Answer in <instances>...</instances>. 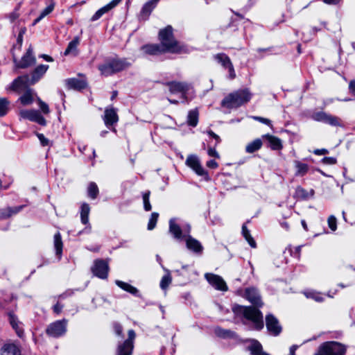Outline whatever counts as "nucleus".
I'll use <instances>...</instances> for the list:
<instances>
[{
  "mask_svg": "<svg viewBox=\"0 0 355 355\" xmlns=\"http://www.w3.org/2000/svg\"><path fill=\"white\" fill-rule=\"evenodd\" d=\"M322 162L325 164H335L336 159L334 157H324L322 159Z\"/></svg>",
  "mask_w": 355,
  "mask_h": 355,
  "instance_id": "nucleus-49",
  "label": "nucleus"
},
{
  "mask_svg": "<svg viewBox=\"0 0 355 355\" xmlns=\"http://www.w3.org/2000/svg\"><path fill=\"white\" fill-rule=\"evenodd\" d=\"M246 298L254 305L257 306H261L263 303L261 302V297L258 291L254 288H249L245 290Z\"/></svg>",
  "mask_w": 355,
  "mask_h": 355,
  "instance_id": "nucleus-18",
  "label": "nucleus"
},
{
  "mask_svg": "<svg viewBox=\"0 0 355 355\" xmlns=\"http://www.w3.org/2000/svg\"><path fill=\"white\" fill-rule=\"evenodd\" d=\"M9 323L12 328L15 330L18 337L22 338L24 336V329L22 327V323L19 321L17 315L13 312H9L8 313Z\"/></svg>",
  "mask_w": 355,
  "mask_h": 355,
  "instance_id": "nucleus-15",
  "label": "nucleus"
},
{
  "mask_svg": "<svg viewBox=\"0 0 355 355\" xmlns=\"http://www.w3.org/2000/svg\"><path fill=\"white\" fill-rule=\"evenodd\" d=\"M266 323L268 331L273 336H277L282 331L278 320L272 315L269 314L266 317Z\"/></svg>",
  "mask_w": 355,
  "mask_h": 355,
  "instance_id": "nucleus-11",
  "label": "nucleus"
},
{
  "mask_svg": "<svg viewBox=\"0 0 355 355\" xmlns=\"http://www.w3.org/2000/svg\"><path fill=\"white\" fill-rule=\"evenodd\" d=\"M90 208L88 204L84 203L81 207L80 218L83 224H87L89 222V214Z\"/></svg>",
  "mask_w": 355,
  "mask_h": 355,
  "instance_id": "nucleus-37",
  "label": "nucleus"
},
{
  "mask_svg": "<svg viewBox=\"0 0 355 355\" xmlns=\"http://www.w3.org/2000/svg\"><path fill=\"white\" fill-rule=\"evenodd\" d=\"M12 57L17 68L25 69L35 63V58L33 55V49L31 46L20 61H17V55L15 52L12 53Z\"/></svg>",
  "mask_w": 355,
  "mask_h": 355,
  "instance_id": "nucleus-6",
  "label": "nucleus"
},
{
  "mask_svg": "<svg viewBox=\"0 0 355 355\" xmlns=\"http://www.w3.org/2000/svg\"><path fill=\"white\" fill-rule=\"evenodd\" d=\"M114 330L117 335L120 336L122 334V327L120 324H115L114 325Z\"/></svg>",
  "mask_w": 355,
  "mask_h": 355,
  "instance_id": "nucleus-58",
  "label": "nucleus"
},
{
  "mask_svg": "<svg viewBox=\"0 0 355 355\" xmlns=\"http://www.w3.org/2000/svg\"><path fill=\"white\" fill-rule=\"evenodd\" d=\"M105 123L107 125H112L118 121V116L114 109H106L105 111Z\"/></svg>",
  "mask_w": 355,
  "mask_h": 355,
  "instance_id": "nucleus-26",
  "label": "nucleus"
},
{
  "mask_svg": "<svg viewBox=\"0 0 355 355\" xmlns=\"http://www.w3.org/2000/svg\"><path fill=\"white\" fill-rule=\"evenodd\" d=\"M10 102L6 98H0V116L6 114L9 109Z\"/></svg>",
  "mask_w": 355,
  "mask_h": 355,
  "instance_id": "nucleus-40",
  "label": "nucleus"
},
{
  "mask_svg": "<svg viewBox=\"0 0 355 355\" xmlns=\"http://www.w3.org/2000/svg\"><path fill=\"white\" fill-rule=\"evenodd\" d=\"M159 1V0H150L146 3L142 8L141 13L146 16H148Z\"/></svg>",
  "mask_w": 355,
  "mask_h": 355,
  "instance_id": "nucleus-36",
  "label": "nucleus"
},
{
  "mask_svg": "<svg viewBox=\"0 0 355 355\" xmlns=\"http://www.w3.org/2000/svg\"><path fill=\"white\" fill-rule=\"evenodd\" d=\"M116 284H117L118 286L121 288L123 290H124L127 292H129L132 294H135L137 291L136 288L133 287L132 286H131L130 284H129L128 283H125V282H123L121 281H116Z\"/></svg>",
  "mask_w": 355,
  "mask_h": 355,
  "instance_id": "nucleus-41",
  "label": "nucleus"
},
{
  "mask_svg": "<svg viewBox=\"0 0 355 355\" xmlns=\"http://www.w3.org/2000/svg\"><path fill=\"white\" fill-rule=\"evenodd\" d=\"M295 347L294 346L291 347L290 349V355H295Z\"/></svg>",
  "mask_w": 355,
  "mask_h": 355,
  "instance_id": "nucleus-64",
  "label": "nucleus"
},
{
  "mask_svg": "<svg viewBox=\"0 0 355 355\" xmlns=\"http://www.w3.org/2000/svg\"><path fill=\"white\" fill-rule=\"evenodd\" d=\"M167 85L169 87L170 92L174 94L182 93L184 94L189 89V85L185 83L173 81L168 83Z\"/></svg>",
  "mask_w": 355,
  "mask_h": 355,
  "instance_id": "nucleus-20",
  "label": "nucleus"
},
{
  "mask_svg": "<svg viewBox=\"0 0 355 355\" xmlns=\"http://www.w3.org/2000/svg\"><path fill=\"white\" fill-rule=\"evenodd\" d=\"M136 334L133 330L128 331V338L118 347L117 355H131L133 349V340Z\"/></svg>",
  "mask_w": 355,
  "mask_h": 355,
  "instance_id": "nucleus-8",
  "label": "nucleus"
},
{
  "mask_svg": "<svg viewBox=\"0 0 355 355\" xmlns=\"http://www.w3.org/2000/svg\"><path fill=\"white\" fill-rule=\"evenodd\" d=\"M121 1V0H113L110 3L100 8L92 17L91 20L94 21L98 19L103 14L107 12L109 10L114 8Z\"/></svg>",
  "mask_w": 355,
  "mask_h": 355,
  "instance_id": "nucleus-22",
  "label": "nucleus"
},
{
  "mask_svg": "<svg viewBox=\"0 0 355 355\" xmlns=\"http://www.w3.org/2000/svg\"><path fill=\"white\" fill-rule=\"evenodd\" d=\"M242 309L245 318L254 322L256 329L260 330L263 329V315L259 310L252 306H244L242 307Z\"/></svg>",
  "mask_w": 355,
  "mask_h": 355,
  "instance_id": "nucleus-5",
  "label": "nucleus"
},
{
  "mask_svg": "<svg viewBox=\"0 0 355 355\" xmlns=\"http://www.w3.org/2000/svg\"><path fill=\"white\" fill-rule=\"evenodd\" d=\"M270 144V146L273 150H279L282 148L281 140L272 135H266L263 136Z\"/></svg>",
  "mask_w": 355,
  "mask_h": 355,
  "instance_id": "nucleus-30",
  "label": "nucleus"
},
{
  "mask_svg": "<svg viewBox=\"0 0 355 355\" xmlns=\"http://www.w3.org/2000/svg\"><path fill=\"white\" fill-rule=\"evenodd\" d=\"M49 69L48 65L41 64L36 67L32 73L31 83H35Z\"/></svg>",
  "mask_w": 355,
  "mask_h": 355,
  "instance_id": "nucleus-25",
  "label": "nucleus"
},
{
  "mask_svg": "<svg viewBox=\"0 0 355 355\" xmlns=\"http://www.w3.org/2000/svg\"><path fill=\"white\" fill-rule=\"evenodd\" d=\"M37 137L38 139H40L41 144L43 145V146H46L48 145L49 144V141L47 139L45 138V137L44 136V135L42 134H37Z\"/></svg>",
  "mask_w": 355,
  "mask_h": 355,
  "instance_id": "nucleus-53",
  "label": "nucleus"
},
{
  "mask_svg": "<svg viewBox=\"0 0 355 355\" xmlns=\"http://www.w3.org/2000/svg\"><path fill=\"white\" fill-rule=\"evenodd\" d=\"M216 333L220 336L225 337L229 336L230 332L229 331L218 329L216 330Z\"/></svg>",
  "mask_w": 355,
  "mask_h": 355,
  "instance_id": "nucleus-51",
  "label": "nucleus"
},
{
  "mask_svg": "<svg viewBox=\"0 0 355 355\" xmlns=\"http://www.w3.org/2000/svg\"><path fill=\"white\" fill-rule=\"evenodd\" d=\"M349 92L355 96V80H351L349 84Z\"/></svg>",
  "mask_w": 355,
  "mask_h": 355,
  "instance_id": "nucleus-54",
  "label": "nucleus"
},
{
  "mask_svg": "<svg viewBox=\"0 0 355 355\" xmlns=\"http://www.w3.org/2000/svg\"><path fill=\"white\" fill-rule=\"evenodd\" d=\"M80 40L78 36L75 37L73 38V40L69 43L68 46L64 53V55H67L71 53L77 55V53H78L77 47H78V44H80Z\"/></svg>",
  "mask_w": 355,
  "mask_h": 355,
  "instance_id": "nucleus-27",
  "label": "nucleus"
},
{
  "mask_svg": "<svg viewBox=\"0 0 355 355\" xmlns=\"http://www.w3.org/2000/svg\"><path fill=\"white\" fill-rule=\"evenodd\" d=\"M216 60H217L224 67L229 69L230 76L232 79L235 78V73L233 65L230 58L223 53H218L215 55Z\"/></svg>",
  "mask_w": 355,
  "mask_h": 355,
  "instance_id": "nucleus-17",
  "label": "nucleus"
},
{
  "mask_svg": "<svg viewBox=\"0 0 355 355\" xmlns=\"http://www.w3.org/2000/svg\"><path fill=\"white\" fill-rule=\"evenodd\" d=\"M345 347L337 342H327L323 343L315 355H344Z\"/></svg>",
  "mask_w": 355,
  "mask_h": 355,
  "instance_id": "nucleus-4",
  "label": "nucleus"
},
{
  "mask_svg": "<svg viewBox=\"0 0 355 355\" xmlns=\"http://www.w3.org/2000/svg\"><path fill=\"white\" fill-rule=\"evenodd\" d=\"M150 191L145 193L143 195L144 206L146 211L151 210V205L149 201Z\"/></svg>",
  "mask_w": 355,
  "mask_h": 355,
  "instance_id": "nucleus-46",
  "label": "nucleus"
},
{
  "mask_svg": "<svg viewBox=\"0 0 355 355\" xmlns=\"http://www.w3.org/2000/svg\"><path fill=\"white\" fill-rule=\"evenodd\" d=\"M242 232L243 236L246 239V241L248 242L252 248H256V242L253 239V238L251 236L249 230L247 229V227L244 225L242 227Z\"/></svg>",
  "mask_w": 355,
  "mask_h": 355,
  "instance_id": "nucleus-42",
  "label": "nucleus"
},
{
  "mask_svg": "<svg viewBox=\"0 0 355 355\" xmlns=\"http://www.w3.org/2000/svg\"><path fill=\"white\" fill-rule=\"evenodd\" d=\"M207 134L209 136L212 137L214 139H215L218 143L220 142V139L219 136L217 135L216 134H215L213 131L209 130V131H207Z\"/></svg>",
  "mask_w": 355,
  "mask_h": 355,
  "instance_id": "nucleus-57",
  "label": "nucleus"
},
{
  "mask_svg": "<svg viewBox=\"0 0 355 355\" xmlns=\"http://www.w3.org/2000/svg\"><path fill=\"white\" fill-rule=\"evenodd\" d=\"M262 146V141L260 139H257L249 143L246 147L245 150L248 153H252L261 148Z\"/></svg>",
  "mask_w": 355,
  "mask_h": 355,
  "instance_id": "nucleus-34",
  "label": "nucleus"
},
{
  "mask_svg": "<svg viewBox=\"0 0 355 355\" xmlns=\"http://www.w3.org/2000/svg\"><path fill=\"white\" fill-rule=\"evenodd\" d=\"M54 246L56 250V254L60 256L62 251V241L59 232L54 236Z\"/></svg>",
  "mask_w": 355,
  "mask_h": 355,
  "instance_id": "nucleus-39",
  "label": "nucleus"
},
{
  "mask_svg": "<svg viewBox=\"0 0 355 355\" xmlns=\"http://www.w3.org/2000/svg\"><path fill=\"white\" fill-rule=\"evenodd\" d=\"M17 41V43L19 44L18 50L19 51L21 49L22 42H23V36H21V34H19Z\"/></svg>",
  "mask_w": 355,
  "mask_h": 355,
  "instance_id": "nucleus-61",
  "label": "nucleus"
},
{
  "mask_svg": "<svg viewBox=\"0 0 355 355\" xmlns=\"http://www.w3.org/2000/svg\"><path fill=\"white\" fill-rule=\"evenodd\" d=\"M42 57L45 60H46V61H48V62H52V61L53 60V58H52L51 56L48 55H45V54H44V55H42Z\"/></svg>",
  "mask_w": 355,
  "mask_h": 355,
  "instance_id": "nucleus-63",
  "label": "nucleus"
},
{
  "mask_svg": "<svg viewBox=\"0 0 355 355\" xmlns=\"http://www.w3.org/2000/svg\"><path fill=\"white\" fill-rule=\"evenodd\" d=\"M34 96L31 89L26 90L24 94L19 98L21 103L24 105H28L33 102Z\"/></svg>",
  "mask_w": 355,
  "mask_h": 355,
  "instance_id": "nucleus-31",
  "label": "nucleus"
},
{
  "mask_svg": "<svg viewBox=\"0 0 355 355\" xmlns=\"http://www.w3.org/2000/svg\"><path fill=\"white\" fill-rule=\"evenodd\" d=\"M172 281V277L169 272L167 275H164L160 282V287L162 289L165 290L167 287L171 284Z\"/></svg>",
  "mask_w": 355,
  "mask_h": 355,
  "instance_id": "nucleus-44",
  "label": "nucleus"
},
{
  "mask_svg": "<svg viewBox=\"0 0 355 355\" xmlns=\"http://www.w3.org/2000/svg\"><path fill=\"white\" fill-rule=\"evenodd\" d=\"M187 122L191 126H196L198 121V112L196 110L189 111Z\"/></svg>",
  "mask_w": 355,
  "mask_h": 355,
  "instance_id": "nucleus-38",
  "label": "nucleus"
},
{
  "mask_svg": "<svg viewBox=\"0 0 355 355\" xmlns=\"http://www.w3.org/2000/svg\"><path fill=\"white\" fill-rule=\"evenodd\" d=\"M55 7V3L51 0V3L45 8L40 13L39 17L36 18L33 22V25L38 23L40 20H42L44 17L47 16L49 14H50L54 9Z\"/></svg>",
  "mask_w": 355,
  "mask_h": 355,
  "instance_id": "nucleus-33",
  "label": "nucleus"
},
{
  "mask_svg": "<svg viewBox=\"0 0 355 355\" xmlns=\"http://www.w3.org/2000/svg\"><path fill=\"white\" fill-rule=\"evenodd\" d=\"M1 355H21V352L15 343L7 342L1 349Z\"/></svg>",
  "mask_w": 355,
  "mask_h": 355,
  "instance_id": "nucleus-19",
  "label": "nucleus"
},
{
  "mask_svg": "<svg viewBox=\"0 0 355 355\" xmlns=\"http://www.w3.org/2000/svg\"><path fill=\"white\" fill-rule=\"evenodd\" d=\"M158 216L157 213H152L148 224V229L149 230H152L155 227Z\"/></svg>",
  "mask_w": 355,
  "mask_h": 355,
  "instance_id": "nucleus-45",
  "label": "nucleus"
},
{
  "mask_svg": "<svg viewBox=\"0 0 355 355\" xmlns=\"http://www.w3.org/2000/svg\"><path fill=\"white\" fill-rule=\"evenodd\" d=\"M186 164L191 167L198 175H205V171L204 168L200 165L199 159L197 157L193 155H190L187 157L186 160Z\"/></svg>",
  "mask_w": 355,
  "mask_h": 355,
  "instance_id": "nucleus-16",
  "label": "nucleus"
},
{
  "mask_svg": "<svg viewBox=\"0 0 355 355\" xmlns=\"http://www.w3.org/2000/svg\"><path fill=\"white\" fill-rule=\"evenodd\" d=\"M38 103H39V106L41 109V110L44 113V114H48L49 112V106L46 103H45L44 102H43L41 99L38 98Z\"/></svg>",
  "mask_w": 355,
  "mask_h": 355,
  "instance_id": "nucleus-48",
  "label": "nucleus"
},
{
  "mask_svg": "<svg viewBox=\"0 0 355 355\" xmlns=\"http://www.w3.org/2000/svg\"><path fill=\"white\" fill-rule=\"evenodd\" d=\"M313 118L317 121H322L331 125H339V119L328 114L324 112H319L313 114Z\"/></svg>",
  "mask_w": 355,
  "mask_h": 355,
  "instance_id": "nucleus-14",
  "label": "nucleus"
},
{
  "mask_svg": "<svg viewBox=\"0 0 355 355\" xmlns=\"http://www.w3.org/2000/svg\"><path fill=\"white\" fill-rule=\"evenodd\" d=\"M307 297L313 298L316 302H321L323 300L322 297H321L318 293H309V295H307Z\"/></svg>",
  "mask_w": 355,
  "mask_h": 355,
  "instance_id": "nucleus-50",
  "label": "nucleus"
},
{
  "mask_svg": "<svg viewBox=\"0 0 355 355\" xmlns=\"http://www.w3.org/2000/svg\"><path fill=\"white\" fill-rule=\"evenodd\" d=\"M186 245L189 250H192L196 253H200L202 251V246L200 243L191 237L190 235H185Z\"/></svg>",
  "mask_w": 355,
  "mask_h": 355,
  "instance_id": "nucleus-21",
  "label": "nucleus"
},
{
  "mask_svg": "<svg viewBox=\"0 0 355 355\" xmlns=\"http://www.w3.org/2000/svg\"><path fill=\"white\" fill-rule=\"evenodd\" d=\"M169 232L175 239H180L182 237V231L173 219H171L169 221Z\"/></svg>",
  "mask_w": 355,
  "mask_h": 355,
  "instance_id": "nucleus-28",
  "label": "nucleus"
},
{
  "mask_svg": "<svg viewBox=\"0 0 355 355\" xmlns=\"http://www.w3.org/2000/svg\"><path fill=\"white\" fill-rule=\"evenodd\" d=\"M159 40L165 52H171L173 53L182 52L183 48L179 44L178 42L174 39L171 26H167L166 28L159 31Z\"/></svg>",
  "mask_w": 355,
  "mask_h": 355,
  "instance_id": "nucleus-1",
  "label": "nucleus"
},
{
  "mask_svg": "<svg viewBox=\"0 0 355 355\" xmlns=\"http://www.w3.org/2000/svg\"><path fill=\"white\" fill-rule=\"evenodd\" d=\"M19 114L22 118L37 122L40 125H44L46 124L45 119L37 110H23L20 111Z\"/></svg>",
  "mask_w": 355,
  "mask_h": 355,
  "instance_id": "nucleus-10",
  "label": "nucleus"
},
{
  "mask_svg": "<svg viewBox=\"0 0 355 355\" xmlns=\"http://www.w3.org/2000/svg\"><path fill=\"white\" fill-rule=\"evenodd\" d=\"M98 193V189L97 185L94 182L90 183L88 187V194L89 196V197L94 199L96 198Z\"/></svg>",
  "mask_w": 355,
  "mask_h": 355,
  "instance_id": "nucleus-43",
  "label": "nucleus"
},
{
  "mask_svg": "<svg viewBox=\"0 0 355 355\" xmlns=\"http://www.w3.org/2000/svg\"><path fill=\"white\" fill-rule=\"evenodd\" d=\"M23 206L15 207H7L0 211V216L2 218L10 217L13 214L18 213Z\"/></svg>",
  "mask_w": 355,
  "mask_h": 355,
  "instance_id": "nucleus-35",
  "label": "nucleus"
},
{
  "mask_svg": "<svg viewBox=\"0 0 355 355\" xmlns=\"http://www.w3.org/2000/svg\"><path fill=\"white\" fill-rule=\"evenodd\" d=\"M324 3L328 4H336L338 3L340 0H323Z\"/></svg>",
  "mask_w": 355,
  "mask_h": 355,
  "instance_id": "nucleus-62",
  "label": "nucleus"
},
{
  "mask_svg": "<svg viewBox=\"0 0 355 355\" xmlns=\"http://www.w3.org/2000/svg\"><path fill=\"white\" fill-rule=\"evenodd\" d=\"M248 349L252 355H269L263 351L261 345L257 340H252Z\"/></svg>",
  "mask_w": 355,
  "mask_h": 355,
  "instance_id": "nucleus-29",
  "label": "nucleus"
},
{
  "mask_svg": "<svg viewBox=\"0 0 355 355\" xmlns=\"http://www.w3.org/2000/svg\"><path fill=\"white\" fill-rule=\"evenodd\" d=\"M254 120L256 121H259L263 123H266L267 125H270V121L268 119H266V118H263V117H261V116H253L252 117Z\"/></svg>",
  "mask_w": 355,
  "mask_h": 355,
  "instance_id": "nucleus-52",
  "label": "nucleus"
},
{
  "mask_svg": "<svg viewBox=\"0 0 355 355\" xmlns=\"http://www.w3.org/2000/svg\"><path fill=\"white\" fill-rule=\"evenodd\" d=\"M67 87L69 89L80 90L87 87V83L76 78H69L65 80Z\"/></svg>",
  "mask_w": 355,
  "mask_h": 355,
  "instance_id": "nucleus-23",
  "label": "nucleus"
},
{
  "mask_svg": "<svg viewBox=\"0 0 355 355\" xmlns=\"http://www.w3.org/2000/svg\"><path fill=\"white\" fill-rule=\"evenodd\" d=\"M92 270L95 276L101 279H106L109 271L108 263L104 260H96L94 261Z\"/></svg>",
  "mask_w": 355,
  "mask_h": 355,
  "instance_id": "nucleus-9",
  "label": "nucleus"
},
{
  "mask_svg": "<svg viewBox=\"0 0 355 355\" xmlns=\"http://www.w3.org/2000/svg\"><path fill=\"white\" fill-rule=\"evenodd\" d=\"M207 166L208 167H210V168H216L218 166V164L214 160H210V161L207 162Z\"/></svg>",
  "mask_w": 355,
  "mask_h": 355,
  "instance_id": "nucleus-59",
  "label": "nucleus"
},
{
  "mask_svg": "<svg viewBox=\"0 0 355 355\" xmlns=\"http://www.w3.org/2000/svg\"><path fill=\"white\" fill-rule=\"evenodd\" d=\"M294 164L296 168L295 175L297 176H303L309 171V165L305 163H302L300 161H295Z\"/></svg>",
  "mask_w": 355,
  "mask_h": 355,
  "instance_id": "nucleus-32",
  "label": "nucleus"
},
{
  "mask_svg": "<svg viewBox=\"0 0 355 355\" xmlns=\"http://www.w3.org/2000/svg\"><path fill=\"white\" fill-rule=\"evenodd\" d=\"M329 152H328V150L325 149V148H322V149H316L313 151V153L316 155H325V154H327Z\"/></svg>",
  "mask_w": 355,
  "mask_h": 355,
  "instance_id": "nucleus-56",
  "label": "nucleus"
},
{
  "mask_svg": "<svg viewBox=\"0 0 355 355\" xmlns=\"http://www.w3.org/2000/svg\"><path fill=\"white\" fill-rule=\"evenodd\" d=\"M29 85L32 84L31 83V79L29 78L28 76L26 75L19 76L12 82V85L10 87V89L15 92L26 90L28 89V87Z\"/></svg>",
  "mask_w": 355,
  "mask_h": 355,
  "instance_id": "nucleus-13",
  "label": "nucleus"
},
{
  "mask_svg": "<svg viewBox=\"0 0 355 355\" xmlns=\"http://www.w3.org/2000/svg\"><path fill=\"white\" fill-rule=\"evenodd\" d=\"M141 50L149 55H158L165 53V50L159 44L144 45L141 47Z\"/></svg>",
  "mask_w": 355,
  "mask_h": 355,
  "instance_id": "nucleus-24",
  "label": "nucleus"
},
{
  "mask_svg": "<svg viewBox=\"0 0 355 355\" xmlns=\"http://www.w3.org/2000/svg\"><path fill=\"white\" fill-rule=\"evenodd\" d=\"M129 65L125 60L113 59L100 64L98 69L102 76H108L126 69Z\"/></svg>",
  "mask_w": 355,
  "mask_h": 355,
  "instance_id": "nucleus-3",
  "label": "nucleus"
},
{
  "mask_svg": "<svg viewBox=\"0 0 355 355\" xmlns=\"http://www.w3.org/2000/svg\"><path fill=\"white\" fill-rule=\"evenodd\" d=\"M250 94L247 90H240L229 94L222 101V105L228 108L238 107L249 101Z\"/></svg>",
  "mask_w": 355,
  "mask_h": 355,
  "instance_id": "nucleus-2",
  "label": "nucleus"
},
{
  "mask_svg": "<svg viewBox=\"0 0 355 355\" xmlns=\"http://www.w3.org/2000/svg\"><path fill=\"white\" fill-rule=\"evenodd\" d=\"M205 278L215 288L222 291H226L227 290L226 283L219 275L207 273L205 275Z\"/></svg>",
  "mask_w": 355,
  "mask_h": 355,
  "instance_id": "nucleus-12",
  "label": "nucleus"
},
{
  "mask_svg": "<svg viewBox=\"0 0 355 355\" xmlns=\"http://www.w3.org/2000/svg\"><path fill=\"white\" fill-rule=\"evenodd\" d=\"M328 225L332 231H335L337 228L336 218L334 216H330L328 218Z\"/></svg>",
  "mask_w": 355,
  "mask_h": 355,
  "instance_id": "nucleus-47",
  "label": "nucleus"
},
{
  "mask_svg": "<svg viewBox=\"0 0 355 355\" xmlns=\"http://www.w3.org/2000/svg\"><path fill=\"white\" fill-rule=\"evenodd\" d=\"M62 306L58 303L53 306V310L56 313H60L62 311Z\"/></svg>",
  "mask_w": 355,
  "mask_h": 355,
  "instance_id": "nucleus-60",
  "label": "nucleus"
},
{
  "mask_svg": "<svg viewBox=\"0 0 355 355\" xmlns=\"http://www.w3.org/2000/svg\"><path fill=\"white\" fill-rule=\"evenodd\" d=\"M208 154L211 157H214L216 158H219V155H218V153L216 152V150L214 148H209L208 149Z\"/></svg>",
  "mask_w": 355,
  "mask_h": 355,
  "instance_id": "nucleus-55",
  "label": "nucleus"
},
{
  "mask_svg": "<svg viewBox=\"0 0 355 355\" xmlns=\"http://www.w3.org/2000/svg\"><path fill=\"white\" fill-rule=\"evenodd\" d=\"M67 324V320H58L48 327L46 333L53 337L60 336L66 332Z\"/></svg>",
  "mask_w": 355,
  "mask_h": 355,
  "instance_id": "nucleus-7",
  "label": "nucleus"
}]
</instances>
